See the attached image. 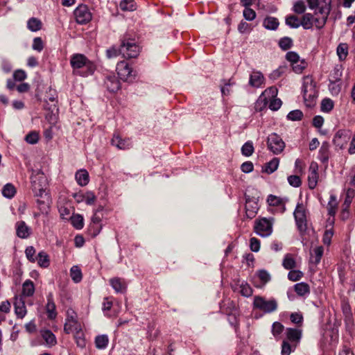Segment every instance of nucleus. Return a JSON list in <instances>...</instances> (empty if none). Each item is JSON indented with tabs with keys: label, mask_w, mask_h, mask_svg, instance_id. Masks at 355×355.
Wrapping results in <instances>:
<instances>
[{
	"label": "nucleus",
	"mask_w": 355,
	"mask_h": 355,
	"mask_svg": "<svg viewBox=\"0 0 355 355\" xmlns=\"http://www.w3.org/2000/svg\"><path fill=\"white\" fill-rule=\"evenodd\" d=\"M279 21L277 18L273 17H266L263 22V26L268 30L275 31L279 26Z\"/></svg>",
	"instance_id": "cd10ccee"
},
{
	"label": "nucleus",
	"mask_w": 355,
	"mask_h": 355,
	"mask_svg": "<svg viewBox=\"0 0 355 355\" xmlns=\"http://www.w3.org/2000/svg\"><path fill=\"white\" fill-rule=\"evenodd\" d=\"M286 58L288 61L291 62V64H297L300 62V56L299 55L294 51H289L286 55Z\"/></svg>",
	"instance_id": "6e6d98bb"
},
{
	"label": "nucleus",
	"mask_w": 355,
	"mask_h": 355,
	"mask_svg": "<svg viewBox=\"0 0 355 355\" xmlns=\"http://www.w3.org/2000/svg\"><path fill=\"white\" fill-rule=\"evenodd\" d=\"M26 78V74L24 71L18 69L13 73V78L17 81H22Z\"/></svg>",
	"instance_id": "338daca9"
},
{
	"label": "nucleus",
	"mask_w": 355,
	"mask_h": 355,
	"mask_svg": "<svg viewBox=\"0 0 355 355\" xmlns=\"http://www.w3.org/2000/svg\"><path fill=\"white\" fill-rule=\"evenodd\" d=\"M70 275L73 281L76 283H78L82 279V272L80 269L77 266H73L70 270Z\"/></svg>",
	"instance_id": "ea45409f"
},
{
	"label": "nucleus",
	"mask_w": 355,
	"mask_h": 355,
	"mask_svg": "<svg viewBox=\"0 0 355 355\" xmlns=\"http://www.w3.org/2000/svg\"><path fill=\"white\" fill-rule=\"evenodd\" d=\"M295 291L300 296H304L306 294L309 293L310 288L309 286L304 282L296 284L294 286Z\"/></svg>",
	"instance_id": "72a5a7b5"
},
{
	"label": "nucleus",
	"mask_w": 355,
	"mask_h": 355,
	"mask_svg": "<svg viewBox=\"0 0 355 355\" xmlns=\"http://www.w3.org/2000/svg\"><path fill=\"white\" fill-rule=\"evenodd\" d=\"M286 336L291 342H298L301 338L302 331L297 329L288 328L286 330Z\"/></svg>",
	"instance_id": "c756f323"
},
{
	"label": "nucleus",
	"mask_w": 355,
	"mask_h": 355,
	"mask_svg": "<svg viewBox=\"0 0 355 355\" xmlns=\"http://www.w3.org/2000/svg\"><path fill=\"white\" fill-rule=\"evenodd\" d=\"M289 184L294 187H298L301 185L302 181L298 175H290L288 177Z\"/></svg>",
	"instance_id": "4d7b16f0"
},
{
	"label": "nucleus",
	"mask_w": 355,
	"mask_h": 355,
	"mask_svg": "<svg viewBox=\"0 0 355 355\" xmlns=\"http://www.w3.org/2000/svg\"><path fill=\"white\" fill-rule=\"evenodd\" d=\"M267 145L268 149L276 155L281 153L285 148V143L276 133H272L268 137Z\"/></svg>",
	"instance_id": "423d86ee"
},
{
	"label": "nucleus",
	"mask_w": 355,
	"mask_h": 355,
	"mask_svg": "<svg viewBox=\"0 0 355 355\" xmlns=\"http://www.w3.org/2000/svg\"><path fill=\"white\" fill-rule=\"evenodd\" d=\"M26 256L27 259L31 261L34 263L35 261L36 257H35V250L33 246H29L26 248L25 250Z\"/></svg>",
	"instance_id": "bf43d9fd"
},
{
	"label": "nucleus",
	"mask_w": 355,
	"mask_h": 355,
	"mask_svg": "<svg viewBox=\"0 0 355 355\" xmlns=\"http://www.w3.org/2000/svg\"><path fill=\"white\" fill-rule=\"evenodd\" d=\"M32 48L33 49L39 52L42 51L44 48V44L41 37H37L34 38Z\"/></svg>",
	"instance_id": "052dcab7"
},
{
	"label": "nucleus",
	"mask_w": 355,
	"mask_h": 355,
	"mask_svg": "<svg viewBox=\"0 0 355 355\" xmlns=\"http://www.w3.org/2000/svg\"><path fill=\"white\" fill-rule=\"evenodd\" d=\"M104 85L110 92H116L120 89V82L114 74H109L105 77Z\"/></svg>",
	"instance_id": "ddd939ff"
},
{
	"label": "nucleus",
	"mask_w": 355,
	"mask_h": 355,
	"mask_svg": "<svg viewBox=\"0 0 355 355\" xmlns=\"http://www.w3.org/2000/svg\"><path fill=\"white\" fill-rule=\"evenodd\" d=\"M279 45L282 50H288L291 48L293 40L288 37H284L279 40Z\"/></svg>",
	"instance_id": "de8ad7c7"
},
{
	"label": "nucleus",
	"mask_w": 355,
	"mask_h": 355,
	"mask_svg": "<svg viewBox=\"0 0 355 355\" xmlns=\"http://www.w3.org/2000/svg\"><path fill=\"white\" fill-rule=\"evenodd\" d=\"M282 101L279 98H274L270 101L269 108L273 111H276L280 108Z\"/></svg>",
	"instance_id": "774afa93"
},
{
	"label": "nucleus",
	"mask_w": 355,
	"mask_h": 355,
	"mask_svg": "<svg viewBox=\"0 0 355 355\" xmlns=\"http://www.w3.org/2000/svg\"><path fill=\"white\" fill-rule=\"evenodd\" d=\"M258 277L263 284H266L270 280V274L265 270H261L258 272Z\"/></svg>",
	"instance_id": "680f3d73"
},
{
	"label": "nucleus",
	"mask_w": 355,
	"mask_h": 355,
	"mask_svg": "<svg viewBox=\"0 0 355 355\" xmlns=\"http://www.w3.org/2000/svg\"><path fill=\"white\" fill-rule=\"evenodd\" d=\"M274 219L263 218L256 220L254 225L255 232L262 237L270 236L272 232V224Z\"/></svg>",
	"instance_id": "39448f33"
},
{
	"label": "nucleus",
	"mask_w": 355,
	"mask_h": 355,
	"mask_svg": "<svg viewBox=\"0 0 355 355\" xmlns=\"http://www.w3.org/2000/svg\"><path fill=\"white\" fill-rule=\"evenodd\" d=\"M240 288V293L243 296L248 297L252 295V289L248 284L242 283Z\"/></svg>",
	"instance_id": "603ef678"
},
{
	"label": "nucleus",
	"mask_w": 355,
	"mask_h": 355,
	"mask_svg": "<svg viewBox=\"0 0 355 355\" xmlns=\"http://www.w3.org/2000/svg\"><path fill=\"white\" fill-rule=\"evenodd\" d=\"M301 26L304 29H310L312 28L313 24V16L312 14L310 13H306L304 14L302 19L300 20Z\"/></svg>",
	"instance_id": "473e14b6"
},
{
	"label": "nucleus",
	"mask_w": 355,
	"mask_h": 355,
	"mask_svg": "<svg viewBox=\"0 0 355 355\" xmlns=\"http://www.w3.org/2000/svg\"><path fill=\"white\" fill-rule=\"evenodd\" d=\"M35 286L31 280H26L22 285V294L26 297H31L34 294Z\"/></svg>",
	"instance_id": "c85d7f7f"
},
{
	"label": "nucleus",
	"mask_w": 355,
	"mask_h": 355,
	"mask_svg": "<svg viewBox=\"0 0 355 355\" xmlns=\"http://www.w3.org/2000/svg\"><path fill=\"white\" fill-rule=\"evenodd\" d=\"M40 334L46 345L52 347L56 345L57 340L55 336L51 331L49 329L41 330Z\"/></svg>",
	"instance_id": "6ab92c4d"
},
{
	"label": "nucleus",
	"mask_w": 355,
	"mask_h": 355,
	"mask_svg": "<svg viewBox=\"0 0 355 355\" xmlns=\"http://www.w3.org/2000/svg\"><path fill=\"white\" fill-rule=\"evenodd\" d=\"M303 116V113L300 110H295L290 112L288 115L287 118L289 120L291 121H299L301 120Z\"/></svg>",
	"instance_id": "8fccbe9b"
},
{
	"label": "nucleus",
	"mask_w": 355,
	"mask_h": 355,
	"mask_svg": "<svg viewBox=\"0 0 355 355\" xmlns=\"http://www.w3.org/2000/svg\"><path fill=\"white\" fill-rule=\"evenodd\" d=\"M25 140L28 144H35L39 140V135L36 132H31L26 136Z\"/></svg>",
	"instance_id": "5fc2aeb1"
},
{
	"label": "nucleus",
	"mask_w": 355,
	"mask_h": 355,
	"mask_svg": "<svg viewBox=\"0 0 355 355\" xmlns=\"http://www.w3.org/2000/svg\"><path fill=\"white\" fill-rule=\"evenodd\" d=\"M282 265L284 268L287 270H292L295 267L296 263L292 256L290 254H287L283 260Z\"/></svg>",
	"instance_id": "c03bdc74"
},
{
	"label": "nucleus",
	"mask_w": 355,
	"mask_h": 355,
	"mask_svg": "<svg viewBox=\"0 0 355 355\" xmlns=\"http://www.w3.org/2000/svg\"><path fill=\"white\" fill-rule=\"evenodd\" d=\"M303 96L305 101H310L311 103L316 96L315 87L312 80L306 78L303 85Z\"/></svg>",
	"instance_id": "f8f14e48"
},
{
	"label": "nucleus",
	"mask_w": 355,
	"mask_h": 355,
	"mask_svg": "<svg viewBox=\"0 0 355 355\" xmlns=\"http://www.w3.org/2000/svg\"><path fill=\"white\" fill-rule=\"evenodd\" d=\"M103 209V207H99L97 209L93 216L92 217V223L89 225V231L92 234L93 236H96L101 231V221L103 217V215L100 211Z\"/></svg>",
	"instance_id": "9b49d317"
},
{
	"label": "nucleus",
	"mask_w": 355,
	"mask_h": 355,
	"mask_svg": "<svg viewBox=\"0 0 355 355\" xmlns=\"http://www.w3.org/2000/svg\"><path fill=\"white\" fill-rule=\"evenodd\" d=\"M27 27L30 31L35 32L42 28V22L37 18L32 17L28 21Z\"/></svg>",
	"instance_id": "f704fd0d"
},
{
	"label": "nucleus",
	"mask_w": 355,
	"mask_h": 355,
	"mask_svg": "<svg viewBox=\"0 0 355 355\" xmlns=\"http://www.w3.org/2000/svg\"><path fill=\"white\" fill-rule=\"evenodd\" d=\"M329 144L327 141L323 142L319 150V159L322 163H327L329 160Z\"/></svg>",
	"instance_id": "bb28decb"
},
{
	"label": "nucleus",
	"mask_w": 355,
	"mask_h": 355,
	"mask_svg": "<svg viewBox=\"0 0 355 355\" xmlns=\"http://www.w3.org/2000/svg\"><path fill=\"white\" fill-rule=\"evenodd\" d=\"M323 254V248L322 246L317 247L313 250V254L311 256V262L318 264Z\"/></svg>",
	"instance_id": "a18cd8bd"
},
{
	"label": "nucleus",
	"mask_w": 355,
	"mask_h": 355,
	"mask_svg": "<svg viewBox=\"0 0 355 355\" xmlns=\"http://www.w3.org/2000/svg\"><path fill=\"white\" fill-rule=\"evenodd\" d=\"M306 7L304 3L302 1H297L295 3L293 10L297 14H302L304 12Z\"/></svg>",
	"instance_id": "69168bd1"
},
{
	"label": "nucleus",
	"mask_w": 355,
	"mask_h": 355,
	"mask_svg": "<svg viewBox=\"0 0 355 355\" xmlns=\"http://www.w3.org/2000/svg\"><path fill=\"white\" fill-rule=\"evenodd\" d=\"M14 306L15 312L17 318H23L26 315L27 311L22 297H16L15 298Z\"/></svg>",
	"instance_id": "4468645a"
},
{
	"label": "nucleus",
	"mask_w": 355,
	"mask_h": 355,
	"mask_svg": "<svg viewBox=\"0 0 355 355\" xmlns=\"http://www.w3.org/2000/svg\"><path fill=\"white\" fill-rule=\"evenodd\" d=\"M254 152V146L252 141H247L241 148V153L244 156L249 157Z\"/></svg>",
	"instance_id": "49530a36"
},
{
	"label": "nucleus",
	"mask_w": 355,
	"mask_h": 355,
	"mask_svg": "<svg viewBox=\"0 0 355 355\" xmlns=\"http://www.w3.org/2000/svg\"><path fill=\"white\" fill-rule=\"evenodd\" d=\"M284 330V326L278 322H275L272 324V334L276 336L279 335Z\"/></svg>",
	"instance_id": "e2e57ef3"
},
{
	"label": "nucleus",
	"mask_w": 355,
	"mask_h": 355,
	"mask_svg": "<svg viewBox=\"0 0 355 355\" xmlns=\"http://www.w3.org/2000/svg\"><path fill=\"white\" fill-rule=\"evenodd\" d=\"M334 107V102L330 98H324L321 103V110L324 112H330Z\"/></svg>",
	"instance_id": "09e8293b"
},
{
	"label": "nucleus",
	"mask_w": 355,
	"mask_h": 355,
	"mask_svg": "<svg viewBox=\"0 0 355 355\" xmlns=\"http://www.w3.org/2000/svg\"><path fill=\"white\" fill-rule=\"evenodd\" d=\"M348 139V135L344 130H340L336 133L333 142L336 146L342 148L347 144Z\"/></svg>",
	"instance_id": "f3484780"
},
{
	"label": "nucleus",
	"mask_w": 355,
	"mask_h": 355,
	"mask_svg": "<svg viewBox=\"0 0 355 355\" xmlns=\"http://www.w3.org/2000/svg\"><path fill=\"white\" fill-rule=\"evenodd\" d=\"M265 81L263 73L259 71H253L250 76L249 85L253 87H261Z\"/></svg>",
	"instance_id": "2eb2a0df"
},
{
	"label": "nucleus",
	"mask_w": 355,
	"mask_h": 355,
	"mask_svg": "<svg viewBox=\"0 0 355 355\" xmlns=\"http://www.w3.org/2000/svg\"><path fill=\"white\" fill-rule=\"evenodd\" d=\"M250 250L253 252H258L260 249V241L255 237H252L250 240Z\"/></svg>",
	"instance_id": "0e129e2a"
},
{
	"label": "nucleus",
	"mask_w": 355,
	"mask_h": 355,
	"mask_svg": "<svg viewBox=\"0 0 355 355\" xmlns=\"http://www.w3.org/2000/svg\"><path fill=\"white\" fill-rule=\"evenodd\" d=\"M267 202L270 206L282 207V212H284L286 209L285 200L279 197L274 195H269L267 199Z\"/></svg>",
	"instance_id": "a878e982"
},
{
	"label": "nucleus",
	"mask_w": 355,
	"mask_h": 355,
	"mask_svg": "<svg viewBox=\"0 0 355 355\" xmlns=\"http://www.w3.org/2000/svg\"><path fill=\"white\" fill-rule=\"evenodd\" d=\"M286 24L292 28H297L301 26L299 18L295 15H289L286 18Z\"/></svg>",
	"instance_id": "79ce46f5"
},
{
	"label": "nucleus",
	"mask_w": 355,
	"mask_h": 355,
	"mask_svg": "<svg viewBox=\"0 0 355 355\" xmlns=\"http://www.w3.org/2000/svg\"><path fill=\"white\" fill-rule=\"evenodd\" d=\"M46 309L49 318L54 319L56 317L57 313L55 311V304L53 302L52 294H49L47 296V304L46 306Z\"/></svg>",
	"instance_id": "4be33fe9"
},
{
	"label": "nucleus",
	"mask_w": 355,
	"mask_h": 355,
	"mask_svg": "<svg viewBox=\"0 0 355 355\" xmlns=\"http://www.w3.org/2000/svg\"><path fill=\"white\" fill-rule=\"evenodd\" d=\"M119 6L123 11H133L136 10V5L134 0H122Z\"/></svg>",
	"instance_id": "58836bf2"
},
{
	"label": "nucleus",
	"mask_w": 355,
	"mask_h": 355,
	"mask_svg": "<svg viewBox=\"0 0 355 355\" xmlns=\"http://www.w3.org/2000/svg\"><path fill=\"white\" fill-rule=\"evenodd\" d=\"M70 64L74 71L85 69L83 73H79L83 76L92 75L96 69L94 64L89 60L83 54L77 53L73 55L70 60Z\"/></svg>",
	"instance_id": "f257e3e1"
},
{
	"label": "nucleus",
	"mask_w": 355,
	"mask_h": 355,
	"mask_svg": "<svg viewBox=\"0 0 355 355\" xmlns=\"http://www.w3.org/2000/svg\"><path fill=\"white\" fill-rule=\"evenodd\" d=\"M15 193V187L10 183L6 184L2 189L3 196L7 198H12Z\"/></svg>",
	"instance_id": "4c0bfd02"
},
{
	"label": "nucleus",
	"mask_w": 355,
	"mask_h": 355,
	"mask_svg": "<svg viewBox=\"0 0 355 355\" xmlns=\"http://www.w3.org/2000/svg\"><path fill=\"white\" fill-rule=\"evenodd\" d=\"M253 306L254 309L262 311L266 313L274 312L277 309V302L275 299L267 300L261 296L254 297Z\"/></svg>",
	"instance_id": "20e7f679"
},
{
	"label": "nucleus",
	"mask_w": 355,
	"mask_h": 355,
	"mask_svg": "<svg viewBox=\"0 0 355 355\" xmlns=\"http://www.w3.org/2000/svg\"><path fill=\"white\" fill-rule=\"evenodd\" d=\"M17 227V235L21 239H26L30 235V228L26 225L24 221L17 222L16 224Z\"/></svg>",
	"instance_id": "412c9836"
},
{
	"label": "nucleus",
	"mask_w": 355,
	"mask_h": 355,
	"mask_svg": "<svg viewBox=\"0 0 355 355\" xmlns=\"http://www.w3.org/2000/svg\"><path fill=\"white\" fill-rule=\"evenodd\" d=\"M111 142L113 146L121 150L128 149L131 146V141L129 139H122L118 135H114Z\"/></svg>",
	"instance_id": "dca6fc26"
},
{
	"label": "nucleus",
	"mask_w": 355,
	"mask_h": 355,
	"mask_svg": "<svg viewBox=\"0 0 355 355\" xmlns=\"http://www.w3.org/2000/svg\"><path fill=\"white\" fill-rule=\"evenodd\" d=\"M75 178L78 184L82 187L87 185L89 182V173L85 169L77 171Z\"/></svg>",
	"instance_id": "393cba45"
},
{
	"label": "nucleus",
	"mask_w": 355,
	"mask_h": 355,
	"mask_svg": "<svg viewBox=\"0 0 355 355\" xmlns=\"http://www.w3.org/2000/svg\"><path fill=\"white\" fill-rule=\"evenodd\" d=\"M72 225L77 230H80L83 227L84 222L83 217L80 214H73L70 217Z\"/></svg>",
	"instance_id": "c9c22d12"
},
{
	"label": "nucleus",
	"mask_w": 355,
	"mask_h": 355,
	"mask_svg": "<svg viewBox=\"0 0 355 355\" xmlns=\"http://www.w3.org/2000/svg\"><path fill=\"white\" fill-rule=\"evenodd\" d=\"M355 196V191L353 189H348L346 192V198L343 204V211H347L348 208Z\"/></svg>",
	"instance_id": "a19ab883"
},
{
	"label": "nucleus",
	"mask_w": 355,
	"mask_h": 355,
	"mask_svg": "<svg viewBox=\"0 0 355 355\" xmlns=\"http://www.w3.org/2000/svg\"><path fill=\"white\" fill-rule=\"evenodd\" d=\"M317 8L321 15L328 17L331 10V0H319Z\"/></svg>",
	"instance_id": "aec40b11"
},
{
	"label": "nucleus",
	"mask_w": 355,
	"mask_h": 355,
	"mask_svg": "<svg viewBox=\"0 0 355 355\" xmlns=\"http://www.w3.org/2000/svg\"><path fill=\"white\" fill-rule=\"evenodd\" d=\"M140 51L139 46L134 42V40L128 38L121 40L119 48L121 55L125 58H134L138 56Z\"/></svg>",
	"instance_id": "7ed1b4c3"
},
{
	"label": "nucleus",
	"mask_w": 355,
	"mask_h": 355,
	"mask_svg": "<svg viewBox=\"0 0 355 355\" xmlns=\"http://www.w3.org/2000/svg\"><path fill=\"white\" fill-rule=\"evenodd\" d=\"M32 190L35 197L43 198V195L46 196V188L47 186V179L44 173L40 170H34L31 177Z\"/></svg>",
	"instance_id": "f03ea898"
},
{
	"label": "nucleus",
	"mask_w": 355,
	"mask_h": 355,
	"mask_svg": "<svg viewBox=\"0 0 355 355\" xmlns=\"http://www.w3.org/2000/svg\"><path fill=\"white\" fill-rule=\"evenodd\" d=\"M258 210V205L257 202L251 200H246L245 203V213L249 218H253Z\"/></svg>",
	"instance_id": "b1692460"
},
{
	"label": "nucleus",
	"mask_w": 355,
	"mask_h": 355,
	"mask_svg": "<svg viewBox=\"0 0 355 355\" xmlns=\"http://www.w3.org/2000/svg\"><path fill=\"white\" fill-rule=\"evenodd\" d=\"M108 337L106 335H100L95 339L96 347L98 349H105L108 344Z\"/></svg>",
	"instance_id": "37998d69"
},
{
	"label": "nucleus",
	"mask_w": 355,
	"mask_h": 355,
	"mask_svg": "<svg viewBox=\"0 0 355 355\" xmlns=\"http://www.w3.org/2000/svg\"><path fill=\"white\" fill-rule=\"evenodd\" d=\"M74 16L78 24H84L89 21L92 19V15L85 5H80L74 10Z\"/></svg>",
	"instance_id": "0eeeda50"
},
{
	"label": "nucleus",
	"mask_w": 355,
	"mask_h": 355,
	"mask_svg": "<svg viewBox=\"0 0 355 355\" xmlns=\"http://www.w3.org/2000/svg\"><path fill=\"white\" fill-rule=\"evenodd\" d=\"M336 197L334 196H331L330 198V200L328 203V212L329 214L331 216H334L336 214Z\"/></svg>",
	"instance_id": "3c124183"
},
{
	"label": "nucleus",
	"mask_w": 355,
	"mask_h": 355,
	"mask_svg": "<svg viewBox=\"0 0 355 355\" xmlns=\"http://www.w3.org/2000/svg\"><path fill=\"white\" fill-rule=\"evenodd\" d=\"M279 159L277 157H274L270 162L266 164L264 171L268 174H271L275 172L279 166Z\"/></svg>",
	"instance_id": "2f4dec72"
},
{
	"label": "nucleus",
	"mask_w": 355,
	"mask_h": 355,
	"mask_svg": "<svg viewBox=\"0 0 355 355\" xmlns=\"http://www.w3.org/2000/svg\"><path fill=\"white\" fill-rule=\"evenodd\" d=\"M336 51L340 60H345L348 55V45L346 43H340L338 44Z\"/></svg>",
	"instance_id": "e433bc0d"
},
{
	"label": "nucleus",
	"mask_w": 355,
	"mask_h": 355,
	"mask_svg": "<svg viewBox=\"0 0 355 355\" xmlns=\"http://www.w3.org/2000/svg\"><path fill=\"white\" fill-rule=\"evenodd\" d=\"M318 169V166L316 164L312 163L310 166V174L308 177V182H309V187L311 189H313L318 182V173L316 172Z\"/></svg>",
	"instance_id": "a211bd4d"
},
{
	"label": "nucleus",
	"mask_w": 355,
	"mask_h": 355,
	"mask_svg": "<svg viewBox=\"0 0 355 355\" xmlns=\"http://www.w3.org/2000/svg\"><path fill=\"white\" fill-rule=\"evenodd\" d=\"M303 276V273L300 270H292L288 272V278L293 282L300 280Z\"/></svg>",
	"instance_id": "864d4df0"
},
{
	"label": "nucleus",
	"mask_w": 355,
	"mask_h": 355,
	"mask_svg": "<svg viewBox=\"0 0 355 355\" xmlns=\"http://www.w3.org/2000/svg\"><path fill=\"white\" fill-rule=\"evenodd\" d=\"M116 71L119 78L123 81H131L134 75L132 74V70L125 61L119 62L116 65Z\"/></svg>",
	"instance_id": "6e6552de"
},
{
	"label": "nucleus",
	"mask_w": 355,
	"mask_h": 355,
	"mask_svg": "<svg viewBox=\"0 0 355 355\" xmlns=\"http://www.w3.org/2000/svg\"><path fill=\"white\" fill-rule=\"evenodd\" d=\"M294 216L297 228L301 232L306 230V220L305 211L302 205H297L295 211Z\"/></svg>",
	"instance_id": "1a4fd4ad"
},
{
	"label": "nucleus",
	"mask_w": 355,
	"mask_h": 355,
	"mask_svg": "<svg viewBox=\"0 0 355 355\" xmlns=\"http://www.w3.org/2000/svg\"><path fill=\"white\" fill-rule=\"evenodd\" d=\"M110 285L117 293H124L126 289V285L123 280L115 277L110 280Z\"/></svg>",
	"instance_id": "5701e85b"
},
{
	"label": "nucleus",
	"mask_w": 355,
	"mask_h": 355,
	"mask_svg": "<svg viewBox=\"0 0 355 355\" xmlns=\"http://www.w3.org/2000/svg\"><path fill=\"white\" fill-rule=\"evenodd\" d=\"M35 261H37L38 265L42 268H47L50 263L48 254L43 251L38 253Z\"/></svg>",
	"instance_id": "7c9ffc66"
},
{
	"label": "nucleus",
	"mask_w": 355,
	"mask_h": 355,
	"mask_svg": "<svg viewBox=\"0 0 355 355\" xmlns=\"http://www.w3.org/2000/svg\"><path fill=\"white\" fill-rule=\"evenodd\" d=\"M277 90L275 87H270L269 89H266L264 92L259 96L255 103L254 109L256 111H261L263 108L266 107L268 103V98L266 96L268 94H270L272 97H275L277 95Z\"/></svg>",
	"instance_id": "9d476101"
},
{
	"label": "nucleus",
	"mask_w": 355,
	"mask_h": 355,
	"mask_svg": "<svg viewBox=\"0 0 355 355\" xmlns=\"http://www.w3.org/2000/svg\"><path fill=\"white\" fill-rule=\"evenodd\" d=\"M243 17L246 20L252 21L256 17V12L250 8H245L243 10Z\"/></svg>",
	"instance_id": "13d9d810"
}]
</instances>
